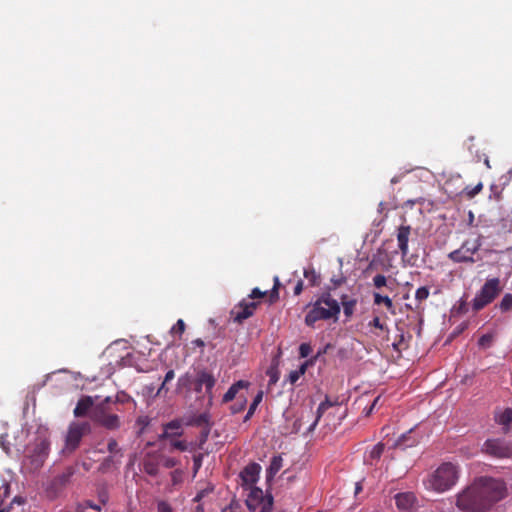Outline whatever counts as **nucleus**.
Listing matches in <instances>:
<instances>
[{
	"label": "nucleus",
	"instance_id": "f257e3e1",
	"mask_svg": "<svg viewBox=\"0 0 512 512\" xmlns=\"http://www.w3.org/2000/svg\"><path fill=\"white\" fill-rule=\"evenodd\" d=\"M505 483L496 478L482 476L456 496V506L462 512H487L506 496Z\"/></svg>",
	"mask_w": 512,
	"mask_h": 512
},
{
	"label": "nucleus",
	"instance_id": "f03ea898",
	"mask_svg": "<svg viewBox=\"0 0 512 512\" xmlns=\"http://www.w3.org/2000/svg\"><path fill=\"white\" fill-rule=\"evenodd\" d=\"M135 407L134 400L125 392H118L115 397L103 395H82L74 408V416H117L116 412H130Z\"/></svg>",
	"mask_w": 512,
	"mask_h": 512
},
{
	"label": "nucleus",
	"instance_id": "7ed1b4c3",
	"mask_svg": "<svg viewBox=\"0 0 512 512\" xmlns=\"http://www.w3.org/2000/svg\"><path fill=\"white\" fill-rule=\"evenodd\" d=\"M341 311L340 304L332 298L329 292L323 293L313 304L305 315L304 322L308 327H315V323L320 320L333 319L337 321Z\"/></svg>",
	"mask_w": 512,
	"mask_h": 512
},
{
	"label": "nucleus",
	"instance_id": "20e7f679",
	"mask_svg": "<svg viewBox=\"0 0 512 512\" xmlns=\"http://www.w3.org/2000/svg\"><path fill=\"white\" fill-rule=\"evenodd\" d=\"M459 467L451 462L442 463L426 481V487L442 493L451 489L458 481Z\"/></svg>",
	"mask_w": 512,
	"mask_h": 512
},
{
	"label": "nucleus",
	"instance_id": "39448f33",
	"mask_svg": "<svg viewBox=\"0 0 512 512\" xmlns=\"http://www.w3.org/2000/svg\"><path fill=\"white\" fill-rule=\"evenodd\" d=\"M502 286L498 277L487 279L472 300V309L478 312L491 304L501 293Z\"/></svg>",
	"mask_w": 512,
	"mask_h": 512
},
{
	"label": "nucleus",
	"instance_id": "423d86ee",
	"mask_svg": "<svg viewBox=\"0 0 512 512\" xmlns=\"http://www.w3.org/2000/svg\"><path fill=\"white\" fill-rule=\"evenodd\" d=\"M245 503L249 512H272L274 500L271 494L265 495L262 489L252 488Z\"/></svg>",
	"mask_w": 512,
	"mask_h": 512
},
{
	"label": "nucleus",
	"instance_id": "0eeeda50",
	"mask_svg": "<svg viewBox=\"0 0 512 512\" xmlns=\"http://www.w3.org/2000/svg\"><path fill=\"white\" fill-rule=\"evenodd\" d=\"M90 424L88 422H71L69 425L67 434L65 436V448L63 451L73 452L75 451L81 439L90 433Z\"/></svg>",
	"mask_w": 512,
	"mask_h": 512
},
{
	"label": "nucleus",
	"instance_id": "6e6552de",
	"mask_svg": "<svg viewBox=\"0 0 512 512\" xmlns=\"http://www.w3.org/2000/svg\"><path fill=\"white\" fill-rule=\"evenodd\" d=\"M482 451L494 458L512 457V441L487 439L482 445Z\"/></svg>",
	"mask_w": 512,
	"mask_h": 512
},
{
	"label": "nucleus",
	"instance_id": "1a4fd4ad",
	"mask_svg": "<svg viewBox=\"0 0 512 512\" xmlns=\"http://www.w3.org/2000/svg\"><path fill=\"white\" fill-rule=\"evenodd\" d=\"M76 466H67L64 471L53 477L46 485V492L51 497H56L70 483L71 478L75 475Z\"/></svg>",
	"mask_w": 512,
	"mask_h": 512
},
{
	"label": "nucleus",
	"instance_id": "9d476101",
	"mask_svg": "<svg viewBox=\"0 0 512 512\" xmlns=\"http://www.w3.org/2000/svg\"><path fill=\"white\" fill-rule=\"evenodd\" d=\"M482 246V236L479 235L473 240L471 250L465 248L456 249L448 254V258L455 263H474L473 255Z\"/></svg>",
	"mask_w": 512,
	"mask_h": 512
},
{
	"label": "nucleus",
	"instance_id": "9b49d317",
	"mask_svg": "<svg viewBox=\"0 0 512 512\" xmlns=\"http://www.w3.org/2000/svg\"><path fill=\"white\" fill-rule=\"evenodd\" d=\"M50 452V441L44 436L36 443L33 453L30 456V463L34 469H39L43 466L46 458Z\"/></svg>",
	"mask_w": 512,
	"mask_h": 512
},
{
	"label": "nucleus",
	"instance_id": "f8f14e48",
	"mask_svg": "<svg viewBox=\"0 0 512 512\" xmlns=\"http://www.w3.org/2000/svg\"><path fill=\"white\" fill-rule=\"evenodd\" d=\"M258 305L259 302L254 300L248 301L247 299H243L237 306L232 309L231 316L235 322L242 323L244 320L253 316Z\"/></svg>",
	"mask_w": 512,
	"mask_h": 512
},
{
	"label": "nucleus",
	"instance_id": "ddd939ff",
	"mask_svg": "<svg viewBox=\"0 0 512 512\" xmlns=\"http://www.w3.org/2000/svg\"><path fill=\"white\" fill-rule=\"evenodd\" d=\"M286 420L292 422V430L289 433L306 436L314 430L321 418H286Z\"/></svg>",
	"mask_w": 512,
	"mask_h": 512
},
{
	"label": "nucleus",
	"instance_id": "4468645a",
	"mask_svg": "<svg viewBox=\"0 0 512 512\" xmlns=\"http://www.w3.org/2000/svg\"><path fill=\"white\" fill-rule=\"evenodd\" d=\"M396 507L401 512H415L419 508V502L413 492L397 493L394 497Z\"/></svg>",
	"mask_w": 512,
	"mask_h": 512
},
{
	"label": "nucleus",
	"instance_id": "2eb2a0df",
	"mask_svg": "<svg viewBox=\"0 0 512 512\" xmlns=\"http://www.w3.org/2000/svg\"><path fill=\"white\" fill-rule=\"evenodd\" d=\"M261 466L258 463L248 464L241 472L240 478L242 480V486H247L250 490L256 488L253 486L259 479Z\"/></svg>",
	"mask_w": 512,
	"mask_h": 512
},
{
	"label": "nucleus",
	"instance_id": "dca6fc26",
	"mask_svg": "<svg viewBox=\"0 0 512 512\" xmlns=\"http://www.w3.org/2000/svg\"><path fill=\"white\" fill-rule=\"evenodd\" d=\"M215 383H216V379L212 375V373H210L206 370H201L196 375L195 390L197 392H201L202 387H205L206 393L211 398L212 397V395H211L212 388L215 386Z\"/></svg>",
	"mask_w": 512,
	"mask_h": 512
},
{
	"label": "nucleus",
	"instance_id": "f3484780",
	"mask_svg": "<svg viewBox=\"0 0 512 512\" xmlns=\"http://www.w3.org/2000/svg\"><path fill=\"white\" fill-rule=\"evenodd\" d=\"M410 235H411V227L409 225H401L398 227L396 237H397L398 248L403 257L407 256L409 253L408 243H409Z\"/></svg>",
	"mask_w": 512,
	"mask_h": 512
},
{
	"label": "nucleus",
	"instance_id": "a211bd4d",
	"mask_svg": "<svg viewBox=\"0 0 512 512\" xmlns=\"http://www.w3.org/2000/svg\"><path fill=\"white\" fill-rule=\"evenodd\" d=\"M250 383L246 380H239L232 384L228 391L224 394L222 401L228 403L237 398V394L240 390H247Z\"/></svg>",
	"mask_w": 512,
	"mask_h": 512
},
{
	"label": "nucleus",
	"instance_id": "6ab92c4d",
	"mask_svg": "<svg viewBox=\"0 0 512 512\" xmlns=\"http://www.w3.org/2000/svg\"><path fill=\"white\" fill-rule=\"evenodd\" d=\"M181 435V422L179 419H174L164 426L162 437H175Z\"/></svg>",
	"mask_w": 512,
	"mask_h": 512
},
{
	"label": "nucleus",
	"instance_id": "aec40b11",
	"mask_svg": "<svg viewBox=\"0 0 512 512\" xmlns=\"http://www.w3.org/2000/svg\"><path fill=\"white\" fill-rule=\"evenodd\" d=\"M282 466H283L282 456L281 455L273 456V458L271 459L270 465L266 471L267 480H271L280 471Z\"/></svg>",
	"mask_w": 512,
	"mask_h": 512
},
{
	"label": "nucleus",
	"instance_id": "412c9836",
	"mask_svg": "<svg viewBox=\"0 0 512 512\" xmlns=\"http://www.w3.org/2000/svg\"><path fill=\"white\" fill-rule=\"evenodd\" d=\"M373 302L375 305L384 304L387 310L392 314L395 315V306L392 302V299L388 296H383L380 293H374L373 294Z\"/></svg>",
	"mask_w": 512,
	"mask_h": 512
},
{
	"label": "nucleus",
	"instance_id": "4be33fe9",
	"mask_svg": "<svg viewBox=\"0 0 512 512\" xmlns=\"http://www.w3.org/2000/svg\"><path fill=\"white\" fill-rule=\"evenodd\" d=\"M329 408H340V403L337 398L331 400L329 397H326L325 400L318 406L317 416H322L323 414L327 413Z\"/></svg>",
	"mask_w": 512,
	"mask_h": 512
},
{
	"label": "nucleus",
	"instance_id": "5701e85b",
	"mask_svg": "<svg viewBox=\"0 0 512 512\" xmlns=\"http://www.w3.org/2000/svg\"><path fill=\"white\" fill-rule=\"evenodd\" d=\"M304 277L309 281L310 286H318L320 283V275L312 267L304 270Z\"/></svg>",
	"mask_w": 512,
	"mask_h": 512
},
{
	"label": "nucleus",
	"instance_id": "b1692460",
	"mask_svg": "<svg viewBox=\"0 0 512 512\" xmlns=\"http://www.w3.org/2000/svg\"><path fill=\"white\" fill-rule=\"evenodd\" d=\"M372 331L373 328L381 330L383 332H389V328L386 323L382 322L379 316H375L367 325Z\"/></svg>",
	"mask_w": 512,
	"mask_h": 512
},
{
	"label": "nucleus",
	"instance_id": "393cba45",
	"mask_svg": "<svg viewBox=\"0 0 512 512\" xmlns=\"http://www.w3.org/2000/svg\"><path fill=\"white\" fill-rule=\"evenodd\" d=\"M499 308L502 312L512 310V294L506 293L499 303Z\"/></svg>",
	"mask_w": 512,
	"mask_h": 512
},
{
	"label": "nucleus",
	"instance_id": "a878e982",
	"mask_svg": "<svg viewBox=\"0 0 512 512\" xmlns=\"http://www.w3.org/2000/svg\"><path fill=\"white\" fill-rule=\"evenodd\" d=\"M430 295V291L428 287L422 286L419 287L415 292V300L418 302V304H421L423 301H425Z\"/></svg>",
	"mask_w": 512,
	"mask_h": 512
},
{
	"label": "nucleus",
	"instance_id": "bb28decb",
	"mask_svg": "<svg viewBox=\"0 0 512 512\" xmlns=\"http://www.w3.org/2000/svg\"><path fill=\"white\" fill-rule=\"evenodd\" d=\"M495 421L501 426L502 433L511 432L512 418H495Z\"/></svg>",
	"mask_w": 512,
	"mask_h": 512
},
{
	"label": "nucleus",
	"instance_id": "cd10ccee",
	"mask_svg": "<svg viewBox=\"0 0 512 512\" xmlns=\"http://www.w3.org/2000/svg\"><path fill=\"white\" fill-rule=\"evenodd\" d=\"M279 286H280L279 278L275 277L274 278L273 288H272V290L269 293V301H270V303H274V302H276L279 299V292H278Z\"/></svg>",
	"mask_w": 512,
	"mask_h": 512
},
{
	"label": "nucleus",
	"instance_id": "c85d7f7f",
	"mask_svg": "<svg viewBox=\"0 0 512 512\" xmlns=\"http://www.w3.org/2000/svg\"><path fill=\"white\" fill-rule=\"evenodd\" d=\"M185 329H186L185 322L182 319H178L177 322L170 329V334L182 335L185 332Z\"/></svg>",
	"mask_w": 512,
	"mask_h": 512
},
{
	"label": "nucleus",
	"instance_id": "c756f323",
	"mask_svg": "<svg viewBox=\"0 0 512 512\" xmlns=\"http://www.w3.org/2000/svg\"><path fill=\"white\" fill-rule=\"evenodd\" d=\"M356 305H357V300L343 303V312L347 318H349L353 315Z\"/></svg>",
	"mask_w": 512,
	"mask_h": 512
},
{
	"label": "nucleus",
	"instance_id": "7c9ffc66",
	"mask_svg": "<svg viewBox=\"0 0 512 512\" xmlns=\"http://www.w3.org/2000/svg\"><path fill=\"white\" fill-rule=\"evenodd\" d=\"M102 426L107 429H115L118 427V418H98Z\"/></svg>",
	"mask_w": 512,
	"mask_h": 512
},
{
	"label": "nucleus",
	"instance_id": "2f4dec72",
	"mask_svg": "<svg viewBox=\"0 0 512 512\" xmlns=\"http://www.w3.org/2000/svg\"><path fill=\"white\" fill-rule=\"evenodd\" d=\"M306 371V365H302L298 370L291 371L289 373V380L292 384H294L301 375H303Z\"/></svg>",
	"mask_w": 512,
	"mask_h": 512
},
{
	"label": "nucleus",
	"instance_id": "473e14b6",
	"mask_svg": "<svg viewBox=\"0 0 512 512\" xmlns=\"http://www.w3.org/2000/svg\"><path fill=\"white\" fill-rule=\"evenodd\" d=\"M483 189L482 183H478L474 187H466L465 193L469 198L475 197Z\"/></svg>",
	"mask_w": 512,
	"mask_h": 512
},
{
	"label": "nucleus",
	"instance_id": "72a5a7b5",
	"mask_svg": "<svg viewBox=\"0 0 512 512\" xmlns=\"http://www.w3.org/2000/svg\"><path fill=\"white\" fill-rule=\"evenodd\" d=\"M144 471L151 476H156L158 474V466H157V464L150 462V461L145 462L144 463Z\"/></svg>",
	"mask_w": 512,
	"mask_h": 512
},
{
	"label": "nucleus",
	"instance_id": "f704fd0d",
	"mask_svg": "<svg viewBox=\"0 0 512 512\" xmlns=\"http://www.w3.org/2000/svg\"><path fill=\"white\" fill-rule=\"evenodd\" d=\"M492 340H493L492 335L484 334L479 338L478 344H479V346H481L483 348H487V347H490Z\"/></svg>",
	"mask_w": 512,
	"mask_h": 512
},
{
	"label": "nucleus",
	"instance_id": "c9c22d12",
	"mask_svg": "<svg viewBox=\"0 0 512 512\" xmlns=\"http://www.w3.org/2000/svg\"><path fill=\"white\" fill-rule=\"evenodd\" d=\"M311 352H312V348H311L310 344L302 343L299 346V355H300L301 358L308 357Z\"/></svg>",
	"mask_w": 512,
	"mask_h": 512
},
{
	"label": "nucleus",
	"instance_id": "e433bc0d",
	"mask_svg": "<svg viewBox=\"0 0 512 512\" xmlns=\"http://www.w3.org/2000/svg\"><path fill=\"white\" fill-rule=\"evenodd\" d=\"M387 283V279L384 275L382 274H377L374 278H373V284L376 288H382L386 285Z\"/></svg>",
	"mask_w": 512,
	"mask_h": 512
},
{
	"label": "nucleus",
	"instance_id": "4c0bfd02",
	"mask_svg": "<svg viewBox=\"0 0 512 512\" xmlns=\"http://www.w3.org/2000/svg\"><path fill=\"white\" fill-rule=\"evenodd\" d=\"M237 400L239 401V406L238 407H232V413L233 414H236V413H240L244 410L245 406H246V398L244 395H240Z\"/></svg>",
	"mask_w": 512,
	"mask_h": 512
},
{
	"label": "nucleus",
	"instance_id": "58836bf2",
	"mask_svg": "<svg viewBox=\"0 0 512 512\" xmlns=\"http://www.w3.org/2000/svg\"><path fill=\"white\" fill-rule=\"evenodd\" d=\"M266 295V292H262L259 288L252 289L251 293L248 295V298L251 300L263 298Z\"/></svg>",
	"mask_w": 512,
	"mask_h": 512
},
{
	"label": "nucleus",
	"instance_id": "ea45409f",
	"mask_svg": "<svg viewBox=\"0 0 512 512\" xmlns=\"http://www.w3.org/2000/svg\"><path fill=\"white\" fill-rule=\"evenodd\" d=\"M383 451H384V446L382 444H377L371 450V453H370L371 457L379 458L381 456V454L383 453Z\"/></svg>",
	"mask_w": 512,
	"mask_h": 512
},
{
	"label": "nucleus",
	"instance_id": "a19ab883",
	"mask_svg": "<svg viewBox=\"0 0 512 512\" xmlns=\"http://www.w3.org/2000/svg\"><path fill=\"white\" fill-rule=\"evenodd\" d=\"M175 374H174V371L173 370H169L166 375H165V378H164V381L160 387V389L158 390V393L157 394H160V392L165 388V385L167 382L171 381L173 378H174Z\"/></svg>",
	"mask_w": 512,
	"mask_h": 512
},
{
	"label": "nucleus",
	"instance_id": "79ce46f5",
	"mask_svg": "<svg viewBox=\"0 0 512 512\" xmlns=\"http://www.w3.org/2000/svg\"><path fill=\"white\" fill-rule=\"evenodd\" d=\"M157 510L158 512H173L171 506L165 501H160L158 503Z\"/></svg>",
	"mask_w": 512,
	"mask_h": 512
},
{
	"label": "nucleus",
	"instance_id": "37998d69",
	"mask_svg": "<svg viewBox=\"0 0 512 512\" xmlns=\"http://www.w3.org/2000/svg\"><path fill=\"white\" fill-rule=\"evenodd\" d=\"M80 505H83V508H84L85 511H86L87 508H90V509H93V510H97V511H101V506L98 505V504L93 503L90 500H87V501L81 503Z\"/></svg>",
	"mask_w": 512,
	"mask_h": 512
},
{
	"label": "nucleus",
	"instance_id": "c03bdc74",
	"mask_svg": "<svg viewBox=\"0 0 512 512\" xmlns=\"http://www.w3.org/2000/svg\"><path fill=\"white\" fill-rule=\"evenodd\" d=\"M171 445L180 451H185L187 449V445L184 441L172 440Z\"/></svg>",
	"mask_w": 512,
	"mask_h": 512
},
{
	"label": "nucleus",
	"instance_id": "a18cd8bd",
	"mask_svg": "<svg viewBox=\"0 0 512 512\" xmlns=\"http://www.w3.org/2000/svg\"><path fill=\"white\" fill-rule=\"evenodd\" d=\"M107 449L110 453H115L118 451V444L116 442V440L114 439H111L109 442H108V445H107Z\"/></svg>",
	"mask_w": 512,
	"mask_h": 512
},
{
	"label": "nucleus",
	"instance_id": "49530a36",
	"mask_svg": "<svg viewBox=\"0 0 512 512\" xmlns=\"http://www.w3.org/2000/svg\"><path fill=\"white\" fill-rule=\"evenodd\" d=\"M263 396H264L263 391H262V390L258 391V393L255 395V397H254V399H253L252 403H253L254 405H257V406H258V405L262 402V400H263Z\"/></svg>",
	"mask_w": 512,
	"mask_h": 512
},
{
	"label": "nucleus",
	"instance_id": "de8ad7c7",
	"mask_svg": "<svg viewBox=\"0 0 512 512\" xmlns=\"http://www.w3.org/2000/svg\"><path fill=\"white\" fill-rule=\"evenodd\" d=\"M29 400H30V401L32 402V404H33V410H32V413H34V408H35V397H34V395H32L31 397H27V399H26V404H27V405H28V401H29ZM28 413H29V408H28V406H27V407H25V408H24L23 414H24V416H25V415H27Z\"/></svg>",
	"mask_w": 512,
	"mask_h": 512
},
{
	"label": "nucleus",
	"instance_id": "09e8293b",
	"mask_svg": "<svg viewBox=\"0 0 512 512\" xmlns=\"http://www.w3.org/2000/svg\"><path fill=\"white\" fill-rule=\"evenodd\" d=\"M457 311L459 313H467L468 312L466 301H464V300L460 301L459 306L457 307Z\"/></svg>",
	"mask_w": 512,
	"mask_h": 512
},
{
	"label": "nucleus",
	"instance_id": "8fccbe9b",
	"mask_svg": "<svg viewBox=\"0 0 512 512\" xmlns=\"http://www.w3.org/2000/svg\"><path fill=\"white\" fill-rule=\"evenodd\" d=\"M302 291H303V281L299 280L294 287V294L300 295L302 293Z\"/></svg>",
	"mask_w": 512,
	"mask_h": 512
},
{
	"label": "nucleus",
	"instance_id": "3c124183",
	"mask_svg": "<svg viewBox=\"0 0 512 512\" xmlns=\"http://www.w3.org/2000/svg\"><path fill=\"white\" fill-rule=\"evenodd\" d=\"M331 282L333 283L334 287H338L340 285H342L344 282H345V278H332L331 279Z\"/></svg>",
	"mask_w": 512,
	"mask_h": 512
},
{
	"label": "nucleus",
	"instance_id": "603ef678",
	"mask_svg": "<svg viewBox=\"0 0 512 512\" xmlns=\"http://www.w3.org/2000/svg\"><path fill=\"white\" fill-rule=\"evenodd\" d=\"M195 419V424L197 425H201L203 423H206V424H209V418H202V417H199V418H194ZM193 422H189V424H192Z\"/></svg>",
	"mask_w": 512,
	"mask_h": 512
},
{
	"label": "nucleus",
	"instance_id": "864d4df0",
	"mask_svg": "<svg viewBox=\"0 0 512 512\" xmlns=\"http://www.w3.org/2000/svg\"><path fill=\"white\" fill-rule=\"evenodd\" d=\"M257 407H258L257 405H254L253 403H251L246 416H253Z\"/></svg>",
	"mask_w": 512,
	"mask_h": 512
},
{
	"label": "nucleus",
	"instance_id": "5fc2aeb1",
	"mask_svg": "<svg viewBox=\"0 0 512 512\" xmlns=\"http://www.w3.org/2000/svg\"><path fill=\"white\" fill-rule=\"evenodd\" d=\"M340 300H341V304L343 305L344 302L354 301L356 299L355 298H351V297H349L346 294H343V295L340 296Z\"/></svg>",
	"mask_w": 512,
	"mask_h": 512
},
{
	"label": "nucleus",
	"instance_id": "6e6d98bb",
	"mask_svg": "<svg viewBox=\"0 0 512 512\" xmlns=\"http://www.w3.org/2000/svg\"><path fill=\"white\" fill-rule=\"evenodd\" d=\"M192 344L195 345V346H198V347H204L205 346L204 341L202 339H200V338H197V339L193 340Z\"/></svg>",
	"mask_w": 512,
	"mask_h": 512
},
{
	"label": "nucleus",
	"instance_id": "4d7b16f0",
	"mask_svg": "<svg viewBox=\"0 0 512 512\" xmlns=\"http://www.w3.org/2000/svg\"><path fill=\"white\" fill-rule=\"evenodd\" d=\"M138 422L142 426H147L149 424V418L148 417L138 418Z\"/></svg>",
	"mask_w": 512,
	"mask_h": 512
},
{
	"label": "nucleus",
	"instance_id": "13d9d810",
	"mask_svg": "<svg viewBox=\"0 0 512 512\" xmlns=\"http://www.w3.org/2000/svg\"><path fill=\"white\" fill-rule=\"evenodd\" d=\"M238 506H239L238 502H237L235 499H233V500L230 502V504H229V506L227 507V509L233 510L234 508H237ZM231 512H233V511H231Z\"/></svg>",
	"mask_w": 512,
	"mask_h": 512
},
{
	"label": "nucleus",
	"instance_id": "bf43d9fd",
	"mask_svg": "<svg viewBox=\"0 0 512 512\" xmlns=\"http://www.w3.org/2000/svg\"><path fill=\"white\" fill-rule=\"evenodd\" d=\"M204 495H205V491H204V490L200 491V492L195 496L194 501H195V502H199V501L204 497Z\"/></svg>",
	"mask_w": 512,
	"mask_h": 512
},
{
	"label": "nucleus",
	"instance_id": "052dcab7",
	"mask_svg": "<svg viewBox=\"0 0 512 512\" xmlns=\"http://www.w3.org/2000/svg\"><path fill=\"white\" fill-rule=\"evenodd\" d=\"M472 242H473V241H469V240H467V241H465V242L461 245V247H460V248H465V249H469V250H471Z\"/></svg>",
	"mask_w": 512,
	"mask_h": 512
},
{
	"label": "nucleus",
	"instance_id": "680f3d73",
	"mask_svg": "<svg viewBox=\"0 0 512 512\" xmlns=\"http://www.w3.org/2000/svg\"><path fill=\"white\" fill-rule=\"evenodd\" d=\"M112 462V457H108L104 460L103 464H102V467L101 469L104 470L106 466H108V464Z\"/></svg>",
	"mask_w": 512,
	"mask_h": 512
},
{
	"label": "nucleus",
	"instance_id": "e2e57ef3",
	"mask_svg": "<svg viewBox=\"0 0 512 512\" xmlns=\"http://www.w3.org/2000/svg\"><path fill=\"white\" fill-rule=\"evenodd\" d=\"M362 490V485L360 482H357L355 485V494H358Z\"/></svg>",
	"mask_w": 512,
	"mask_h": 512
},
{
	"label": "nucleus",
	"instance_id": "0e129e2a",
	"mask_svg": "<svg viewBox=\"0 0 512 512\" xmlns=\"http://www.w3.org/2000/svg\"><path fill=\"white\" fill-rule=\"evenodd\" d=\"M501 416H512V409H506L505 412Z\"/></svg>",
	"mask_w": 512,
	"mask_h": 512
},
{
	"label": "nucleus",
	"instance_id": "69168bd1",
	"mask_svg": "<svg viewBox=\"0 0 512 512\" xmlns=\"http://www.w3.org/2000/svg\"><path fill=\"white\" fill-rule=\"evenodd\" d=\"M174 465H175L174 460H172V459H168V460L166 461V467H173Z\"/></svg>",
	"mask_w": 512,
	"mask_h": 512
},
{
	"label": "nucleus",
	"instance_id": "338daca9",
	"mask_svg": "<svg viewBox=\"0 0 512 512\" xmlns=\"http://www.w3.org/2000/svg\"><path fill=\"white\" fill-rule=\"evenodd\" d=\"M376 402H377V399L374 401V403H373V404L369 407V409L367 410V412H366L367 416L372 412V410H373V408H374V406H375Z\"/></svg>",
	"mask_w": 512,
	"mask_h": 512
},
{
	"label": "nucleus",
	"instance_id": "774afa93",
	"mask_svg": "<svg viewBox=\"0 0 512 512\" xmlns=\"http://www.w3.org/2000/svg\"><path fill=\"white\" fill-rule=\"evenodd\" d=\"M195 512H204V508L202 505H198L195 509Z\"/></svg>",
	"mask_w": 512,
	"mask_h": 512
}]
</instances>
